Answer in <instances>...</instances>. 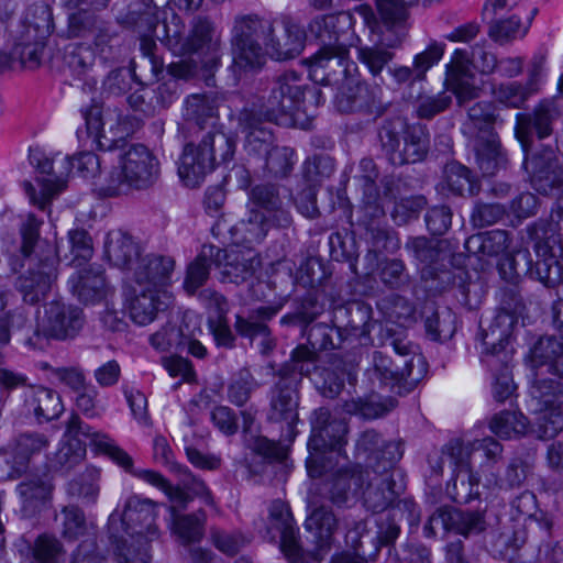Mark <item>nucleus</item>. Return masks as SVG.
<instances>
[{"mask_svg": "<svg viewBox=\"0 0 563 563\" xmlns=\"http://www.w3.org/2000/svg\"><path fill=\"white\" fill-rule=\"evenodd\" d=\"M445 86L455 96L460 106L479 97L481 89L474 85V76L468 66V53L456 49L446 65Z\"/></svg>", "mask_w": 563, "mask_h": 563, "instance_id": "c756f323", "label": "nucleus"}, {"mask_svg": "<svg viewBox=\"0 0 563 563\" xmlns=\"http://www.w3.org/2000/svg\"><path fill=\"white\" fill-rule=\"evenodd\" d=\"M444 174L448 188L453 194L459 196H474L478 194L479 186L466 166L457 162L449 163L445 166Z\"/></svg>", "mask_w": 563, "mask_h": 563, "instance_id": "13d9d810", "label": "nucleus"}, {"mask_svg": "<svg viewBox=\"0 0 563 563\" xmlns=\"http://www.w3.org/2000/svg\"><path fill=\"white\" fill-rule=\"evenodd\" d=\"M172 516V529L184 542H197L203 534L206 515L199 510L189 515L175 514V507H169Z\"/></svg>", "mask_w": 563, "mask_h": 563, "instance_id": "5fc2aeb1", "label": "nucleus"}, {"mask_svg": "<svg viewBox=\"0 0 563 563\" xmlns=\"http://www.w3.org/2000/svg\"><path fill=\"white\" fill-rule=\"evenodd\" d=\"M161 294L139 286L134 289V296L129 303L130 317L134 323L146 325L155 320L163 305Z\"/></svg>", "mask_w": 563, "mask_h": 563, "instance_id": "de8ad7c7", "label": "nucleus"}, {"mask_svg": "<svg viewBox=\"0 0 563 563\" xmlns=\"http://www.w3.org/2000/svg\"><path fill=\"white\" fill-rule=\"evenodd\" d=\"M29 159L41 174L47 176L37 178V183L42 188L43 199L45 200L40 203V208L44 209L46 201L51 200L66 187V180L62 176H52L53 162L41 151L30 150Z\"/></svg>", "mask_w": 563, "mask_h": 563, "instance_id": "09e8293b", "label": "nucleus"}, {"mask_svg": "<svg viewBox=\"0 0 563 563\" xmlns=\"http://www.w3.org/2000/svg\"><path fill=\"white\" fill-rule=\"evenodd\" d=\"M427 335L439 342L450 340L456 331V314L449 307L427 303L423 308Z\"/></svg>", "mask_w": 563, "mask_h": 563, "instance_id": "37998d69", "label": "nucleus"}, {"mask_svg": "<svg viewBox=\"0 0 563 563\" xmlns=\"http://www.w3.org/2000/svg\"><path fill=\"white\" fill-rule=\"evenodd\" d=\"M41 224L42 221L33 213H29L20 227V252L27 262V269L18 277L15 287L23 300L31 305L46 297L58 276L57 247L40 239Z\"/></svg>", "mask_w": 563, "mask_h": 563, "instance_id": "7ed1b4c3", "label": "nucleus"}, {"mask_svg": "<svg viewBox=\"0 0 563 563\" xmlns=\"http://www.w3.org/2000/svg\"><path fill=\"white\" fill-rule=\"evenodd\" d=\"M418 0H376V9L383 24L391 29H402L409 18L408 8Z\"/></svg>", "mask_w": 563, "mask_h": 563, "instance_id": "680f3d73", "label": "nucleus"}, {"mask_svg": "<svg viewBox=\"0 0 563 563\" xmlns=\"http://www.w3.org/2000/svg\"><path fill=\"white\" fill-rule=\"evenodd\" d=\"M382 150L393 165L421 162L429 151V133L426 126L408 124L396 117L386 120L378 132Z\"/></svg>", "mask_w": 563, "mask_h": 563, "instance_id": "6e6552de", "label": "nucleus"}, {"mask_svg": "<svg viewBox=\"0 0 563 563\" xmlns=\"http://www.w3.org/2000/svg\"><path fill=\"white\" fill-rule=\"evenodd\" d=\"M310 423L309 456L306 466L309 476L318 478L332 468L333 457L341 455L346 444L347 424L342 419L332 418L325 407L312 412Z\"/></svg>", "mask_w": 563, "mask_h": 563, "instance_id": "423d86ee", "label": "nucleus"}, {"mask_svg": "<svg viewBox=\"0 0 563 563\" xmlns=\"http://www.w3.org/2000/svg\"><path fill=\"white\" fill-rule=\"evenodd\" d=\"M306 91L319 96L316 88H307L301 74L294 70L285 71L273 82L265 102L260 107L266 121H276L279 115L290 114L303 102Z\"/></svg>", "mask_w": 563, "mask_h": 563, "instance_id": "f3484780", "label": "nucleus"}, {"mask_svg": "<svg viewBox=\"0 0 563 563\" xmlns=\"http://www.w3.org/2000/svg\"><path fill=\"white\" fill-rule=\"evenodd\" d=\"M158 175L159 163L154 154L142 144H133L121 156L120 167L110 173L102 190L113 197L126 194L131 188L146 189Z\"/></svg>", "mask_w": 563, "mask_h": 563, "instance_id": "9b49d317", "label": "nucleus"}, {"mask_svg": "<svg viewBox=\"0 0 563 563\" xmlns=\"http://www.w3.org/2000/svg\"><path fill=\"white\" fill-rule=\"evenodd\" d=\"M328 473H331V477L323 483L322 490L334 504L340 505L357 496L365 484V468L361 465H345L334 470L332 462Z\"/></svg>", "mask_w": 563, "mask_h": 563, "instance_id": "cd10ccee", "label": "nucleus"}, {"mask_svg": "<svg viewBox=\"0 0 563 563\" xmlns=\"http://www.w3.org/2000/svg\"><path fill=\"white\" fill-rule=\"evenodd\" d=\"M531 407L539 413L538 423L544 437L563 431V379L536 378L530 387Z\"/></svg>", "mask_w": 563, "mask_h": 563, "instance_id": "2eb2a0df", "label": "nucleus"}, {"mask_svg": "<svg viewBox=\"0 0 563 563\" xmlns=\"http://www.w3.org/2000/svg\"><path fill=\"white\" fill-rule=\"evenodd\" d=\"M200 144L211 155V163L214 167L217 164L231 162L236 148L235 137L221 131L208 132L201 139Z\"/></svg>", "mask_w": 563, "mask_h": 563, "instance_id": "864d4df0", "label": "nucleus"}, {"mask_svg": "<svg viewBox=\"0 0 563 563\" xmlns=\"http://www.w3.org/2000/svg\"><path fill=\"white\" fill-rule=\"evenodd\" d=\"M479 477L472 468L459 470L453 478L449 492L457 504H468L479 497Z\"/></svg>", "mask_w": 563, "mask_h": 563, "instance_id": "69168bd1", "label": "nucleus"}, {"mask_svg": "<svg viewBox=\"0 0 563 563\" xmlns=\"http://www.w3.org/2000/svg\"><path fill=\"white\" fill-rule=\"evenodd\" d=\"M468 121L464 124L468 133L485 135V130L495 132L494 125L498 121L495 108L490 102H476L467 111Z\"/></svg>", "mask_w": 563, "mask_h": 563, "instance_id": "0e129e2a", "label": "nucleus"}, {"mask_svg": "<svg viewBox=\"0 0 563 563\" xmlns=\"http://www.w3.org/2000/svg\"><path fill=\"white\" fill-rule=\"evenodd\" d=\"M156 518L157 504L135 495L126 499L122 512L110 515L108 532L118 563H150L151 543L161 536Z\"/></svg>", "mask_w": 563, "mask_h": 563, "instance_id": "f03ea898", "label": "nucleus"}, {"mask_svg": "<svg viewBox=\"0 0 563 563\" xmlns=\"http://www.w3.org/2000/svg\"><path fill=\"white\" fill-rule=\"evenodd\" d=\"M282 27V31L277 32L276 21H273V32L264 46V57L269 55L274 59L286 60L297 57L302 52L306 42L305 30L288 16L283 18Z\"/></svg>", "mask_w": 563, "mask_h": 563, "instance_id": "393cba45", "label": "nucleus"}, {"mask_svg": "<svg viewBox=\"0 0 563 563\" xmlns=\"http://www.w3.org/2000/svg\"><path fill=\"white\" fill-rule=\"evenodd\" d=\"M99 473L88 470L67 484V494L81 500L84 505H93L99 496Z\"/></svg>", "mask_w": 563, "mask_h": 563, "instance_id": "052dcab7", "label": "nucleus"}, {"mask_svg": "<svg viewBox=\"0 0 563 563\" xmlns=\"http://www.w3.org/2000/svg\"><path fill=\"white\" fill-rule=\"evenodd\" d=\"M52 30V14L45 5H33L27 9L15 35L18 44L45 45Z\"/></svg>", "mask_w": 563, "mask_h": 563, "instance_id": "e433bc0d", "label": "nucleus"}, {"mask_svg": "<svg viewBox=\"0 0 563 563\" xmlns=\"http://www.w3.org/2000/svg\"><path fill=\"white\" fill-rule=\"evenodd\" d=\"M65 438L53 459V467L69 471L79 464L86 455V445L90 444L97 452L111 457L125 471H131L132 457L119 448L107 433L93 430L77 415H71L66 423Z\"/></svg>", "mask_w": 563, "mask_h": 563, "instance_id": "39448f33", "label": "nucleus"}, {"mask_svg": "<svg viewBox=\"0 0 563 563\" xmlns=\"http://www.w3.org/2000/svg\"><path fill=\"white\" fill-rule=\"evenodd\" d=\"M222 99L216 95H191L185 101L184 118L200 129L213 124Z\"/></svg>", "mask_w": 563, "mask_h": 563, "instance_id": "a18cd8bd", "label": "nucleus"}, {"mask_svg": "<svg viewBox=\"0 0 563 563\" xmlns=\"http://www.w3.org/2000/svg\"><path fill=\"white\" fill-rule=\"evenodd\" d=\"M162 42L174 55L195 54L205 58L209 69H216L221 59V33L208 16H195L189 30L183 19L172 13L163 21Z\"/></svg>", "mask_w": 563, "mask_h": 563, "instance_id": "20e7f679", "label": "nucleus"}, {"mask_svg": "<svg viewBox=\"0 0 563 563\" xmlns=\"http://www.w3.org/2000/svg\"><path fill=\"white\" fill-rule=\"evenodd\" d=\"M334 16L316 20L311 31L317 32L320 48L310 57L311 76L323 85L345 82L350 78L351 67L355 65L349 58V48L342 40L343 35L335 31Z\"/></svg>", "mask_w": 563, "mask_h": 563, "instance_id": "0eeeda50", "label": "nucleus"}, {"mask_svg": "<svg viewBox=\"0 0 563 563\" xmlns=\"http://www.w3.org/2000/svg\"><path fill=\"white\" fill-rule=\"evenodd\" d=\"M294 306V311L280 319L283 325H301L307 329L323 312V305L312 294L296 299Z\"/></svg>", "mask_w": 563, "mask_h": 563, "instance_id": "6e6d98bb", "label": "nucleus"}, {"mask_svg": "<svg viewBox=\"0 0 563 563\" xmlns=\"http://www.w3.org/2000/svg\"><path fill=\"white\" fill-rule=\"evenodd\" d=\"M48 444V438L38 432H25L16 437L5 455V461L11 467L9 476L24 474L29 470L32 456L41 453Z\"/></svg>", "mask_w": 563, "mask_h": 563, "instance_id": "2f4dec72", "label": "nucleus"}, {"mask_svg": "<svg viewBox=\"0 0 563 563\" xmlns=\"http://www.w3.org/2000/svg\"><path fill=\"white\" fill-rule=\"evenodd\" d=\"M404 36L405 33L401 32L395 40H383L380 43L357 47L358 60L374 78L379 77L383 69L393 60L395 53L390 49L398 46Z\"/></svg>", "mask_w": 563, "mask_h": 563, "instance_id": "79ce46f5", "label": "nucleus"}, {"mask_svg": "<svg viewBox=\"0 0 563 563\" xmlns=\"http://www.w3.org/2000/svg\"><path fill=\"white\" fill-rule=\"evenodd\" d=\"M388 456L385 457L382 466L373 470L365 468V484L360 494L364 506L373 512L386 510L396 499L398 493L395 489V482L390 470L401 457L402 452L398 443H391L386 446Z\"/></svg>", "mask_w": 563, "mask_h": 563, "instance_id": "dca6fc26", "label": "nucleus"}, {"mask_svg": "<svg viewBox=\"0 0 563 563\" xmlns=\"http://www.w3.org/2000/svg\"><path fill=\"white\" fill-rule=\"evenodd\" d=\"M534 366L548 364L560 378H563V339L542 336L531 350Z\"/></svg>", "mask_w": 563, "mask_h": 563, "instance_id": "8fccbe9b", "label": "nucleus"}, {"mask_svg": "<svg viewBox=\"0 0 563 563\" xmlns=\"http://www.w3.org/2000/svg\"><path fill=\"white\" fill-rule=\"evenodd\" d=\"M377 306L386 319L391 322L408 325L415 320L413 303L400 295L386 296L378 301Z\"/></svg>", "mask_w": 563, "mask_h": 563, "instance_id": "bf43d9fd", "label": "nucleus"}, {"mask_svg": "<svg viewBox=\"0 0 563 563\" xmlns=\"http://www.w3.org/2000/svg\"><path fill=\"white\" fill-rule=\"evenodd\" d=\"M526 153L523 167L534 190L542 195L563 191V165L551 146L539 150L530 147Z\"/></svg>", "mask_w": 563, "mask_h": 563, "instance_id": "aec40b11", "label": "nucleus"}, {"mask_svg": "<svg viewBox=\"0 0 563 563\" xmlns=\"http://www.w3.org/2000/svg\"><path fill=\"white\" fill-rule=\"evenodd\" d=\"M175 268L176 261L173 256L153 253L137 261L133 276L139 287L164 292L172 284Z\"/></svg>", "mask_w": 563, "mask_h": 563, "instance_id": "a878e982", "label": "nucleus"}, {"mask_svg": "<svg viewBox=\"0 0 563 563\" xmlns=\"http://www.w3.org/2000/svg\"><path fill=\"white\" fill-rule=\"evenodd\" d=\"M279 311V307L261 306L250 311L247 316L236 314L234 329L242 338L251 341L261 338V353L269 354L276 346L271 329L266 324Z\"/></svg>", "mask_w": 563, "mask_h": 563, "instance_id": "bb28decb", "label": "nucleus"}, {"mask_svg": "<svg viewBox=\"0 0 563 563\" xmlns=\"http://www.w3.org/2000/svg\"><path fill=\"white\" fill-rule=\"evenodd\" d=\"M489 429L500 439H511L525 435L529 430V422L520 412L503 410L493 416Z\"/></svg>", "mask_w": 563, "mask_h": 563, "instance_id": "603ef678", "label": "nucleus"}, {"mask_svg": "<svg viewBox=\"0 0 563 563\" xmlns=\"http://www.w3.org/2000/svg\"><path fill=\"white\" fill-rule=\"evenodd\" d=\"M267 536L272 541L279 537V549L290 563H321L333 544L336 518L321 506L306 519L305 528L313 537L314 549L305 555L299 528L296 526L289 506L280 499L274 500L268 509Z\"/></svg>", "mask_w": 563, "mask_h": 563, "instance_id": "f257e3e1", "label": "nucleus"}, {"mask_svg": "<svg viewBox=\"0 0 563 563\" xmlns=\"http://www.w3.org/2000/svg\"><path fill=\"white\" fill-rule=\"evenodd\" d=\"M558 117L555 103L548 99L540 101L530 113L516 114L515 135L525 152L532 147L533 135L543 140L552 134L553 122Z\"/></svg>", "mask_w": 563, "mask_h": 563, "instance_id": "412c9836", "label": "nucleus"}, {"mask_svg": "<svg viewBox=\"0 0 563 563\" xmlns=\"http://www.w3.org/2000/svg\"><path fill=\"white\" fill-rule=\"evenodd\" d=\"M532 266L530 252L525 249L507 256L499 264V272L504 279L516 283L521 277H530Z\"/></svg>", "mask_w": 563, "mask_h": 563, "instance_id": "774afa93", "label": "nucleus"}, {"mask_svg": "<svg viewBox=\"0 0 563 563\" xmlns=\"http://www.w3.org/2000/svg\"><path fill=\"white\" fill-rule=\"evenodd\" d=\"M509 242L507 231L492 230L470 236L465 242V249L478 256H497L509 247Z\"/></svg>", "mask_w": 563, "mask_h": 563, "instance_id": "3c124183", "label": "nucleus"}, {"mask_svg": "<svg viewBox=\"0 0 563 563\" xmlns=\"http://www.w3.org/2000/svg\"><path fill=\"white\" fill-rule=\"evenodd\" d=\"M23 396L27 412H32L38 421L53 420L64 409L59 395L44 386H29L23 391Z\"/></svg>", "mask_w": 563, "mask_h": 563, "instance_id": "58836bf2", "label": "nucleus"}, {"mask_svg": "<svg viewBox=\"0 0 563 563\" xmlns=\"http://www.w3.org/2000/svg\"><path fill=\"white\" fill-rule=\"evenodd\" d=\"M391 354L375 351L366 376L378 385H394L404 382L413 387L424 376L427 368L421 355H413L407 344L399 340L391 341Z\"/></svg>", "mask_w": 563, "mask_h": 563, "instance_id": "9d476101", "label": "nucleus"}, {"mask_svg": "<svg viewBox=\"0 0 563 563\" xmlns=\"http://www.w3.org/2000/svg\"><path fill=\"white\" fill-rule=\"evenodd\" d=\"M230 117L238 121L249 155L263 157L275 145L274 133L263 122L264 115L261 114V110L243 108L236 115Z\"/></svg>", "mask_w": 563, "mask_h": 563, "instance_id": "b1692460", "label": "nucleus"}, {"mask_svg": "<svg viewBox=\"0 0 563 563\" xmlns=\"http://www.w3.org/2000/svg\"><path fill=\"white\" fill-rule=\"evenodd\" d=\"M485 529V520L478 511H463L457 508H440L423 527L424 536L435 537L439 531H454L465 537L477 534Z\"/></svg>", "mask_w": 563, "mask_h": 563, "instance_id": "4be33fe9", "label": "nucleus"}, {"mask_svg": "<svg viewBox=\"0 0 563 563\" xmlns=\"http://www.w3.org/2000/svg\"><path fill=\"white\" fill-rule=\"evenodd\" d=\"M221 266L223 280L240 284L254 275L260 266V260L251 249L245 252L240 250L224 251Z\"/></svg>", "mask_w": 563, "mask_h": 563, "instance_id": "a19ab883", "label": "nucleus"}, {"mask_svg": "<svg viewBox=\"0 0 563 563\" xmlns=\"http://www.w3.org/2000/svg\"><path fill=\"white\" fill-rule=\"evenodd\" d=\"M85 323L82 310L62 301H52L45 307L42 322L34 330L26 344L33 349H43L44 340L65 341L74 339Z\"/></svg>", "mask_w": 563, "mask_h": 563, "instance_id": "4468645a", "label": "nucleus"}, {"mask_svg": "<svg viewBox=\"0 0 563 563\" xmlns=\"http://www.w3.org/2000/svg\"><path fill=\"white\" fill-rule=\"evenodd\" d=\"M104 253L109 262L121 269H133L140 257L139 245L133 239L120 231L108 233L104 242Z\"/></svg>", "mask_w": 563, "mask_h": 563, "instance_id": "ea45409f", "label": "nucleus"}, {"mask_svg": "<svg viewBox=\"0 0 563 563\" xmlns=\"http://www.w3.org/2000/svg\"><path fill=\"white\" fill-rule=\"evenodd\" d=\"M216 234L227 231L230 240L235 245H245L247 250L253 244L261 243L268 233V224L265 214L256 209H251L247 218L233 225H227L225 220H219L212 228Z\"/></svg>", "mask_w": 563, "mask_h": 563, "instance_id": "c85d7f7f", "label": "nucleus"}, {"mask_svg": "<svg viewBox=\"0 0 563 563\" xmlns=\"http://www.w3.org/2000/svg\"><path fill=\"white\" fill-rule=\"evenodd\" d=\"M93 51L82 44H68L62 52V62L65 68L76 76L85 75L95 64Z\"/></svg>", "mask_w": 563, "mask_h": 563, "instance_id": "e2e57ef3", "label": "nucleus"}, {"mask_svg": "<svg viewBox=\"0 0 563 563\" xmlns=\"http://www.w3.org/2000/svg\"><path fill=\"white\" fill-rule=\"evenodd\" d=\"M393 442H385L380 434L375 430H365L362 432L356 441L355 450L358 456L364 455L368 462L366 468L373 470L378 465L382 466L385 457L388 456L386 446Z\"/></svg>", "mask_w": 563, "mask_h": 563, "instance_id": "4d7b16f0", "label": "nucleus"}, {"mask_svg": "<svg viewBox=\"0 0 563 563\" xmlns=\"http://www.w3.org/2000/svg\"><path fill=\"white\" fill-rule=\"evenodd\" d=\"M54 484L48 473L33 474L25 477L16 492L21 499V511L24 517H33L51 500Z\"/></svg>", "mask_w": 563, "mask_h": 563, "instance_id": "7c9ffc66", "label": "nucleus"}, {"mask_svg": "<svg viewBox=\"0 0 563 563\" xmlns=\"http://www.w3.org/2000/svg\"><path fill=\"white\" fill-rule=\"evenodd\" d=\"M474 151L478 168L484 176H494L507 166V155L498 134L485 130V135H475Z\"/></svg>", "mask_w": 563, "mask_h": 563, "instance_id": "f704fd0d", "label": "nucleus"}, {"mask_svg": "<svg viewBox=\"0 0 563 563\" xmlns=\"http://www.w3.org/2000/svg\"><path fill=\"white\" fill-rule=\"evenodd\" d=\"M362 202L363 224L371 232L374 245L386 250L389 247V244H391L393 249L398 247V243L394 241L391 233L378 225L379 220L385 218V210L380 203L377 190L364 189Z\"/></svg>", "mask_w": 563, "mask_h": 563, "instance_id": "c9c22d12", "label": "nucleus"}, {"mask_svg": "<svg viewBox=\"0 0 563 563\" xmlns=\"http://www.w3.org/2000/svg\"><path fill=\"white\" fill-rule=\"evenodd\" d=\"M273 21L257 13L234 16L231 46L235 67L247 70L264 65V46L273 32Z\"/></svg>", "mask_w": 563, "mask_h": 563, "instance_id": "1a4fd4ad", "label": "nucleus"}, {"mask_svg": "<svg viewBox=\"0 0 563 563\" xmlns=\"http://www.w3.org/2000/svg\"><path fill=\"white\" fill-rule=\"evenodd\" d=\"M525 303L521 296L515 289H505L501 292L500 306L487 329L481 332V341L483 346H487L493 351H499V357L504 362L507 361V351L505 350L512 328L518 321V317L522 314Z\"/></svg>", "mask_w": 563, "mask_h": 563, "instance_id": "6ab92c4d", "label": "nucleus"}, {"mask_svg": "<svg viewBox=\"0 0 563 563\" xmlns=\"http://www.w3.org/2000/svg\"><path fill=\"white\" fill-rule=\"evenodd\" d=\"M490 349L487 346H483V357L482 361L486 364V366L494 373L495 383L493 387L494 398L498 402H504L508 398H510L516 389V386L512 382V377L509 371V361L510 355L507 352V361L504 362L499 357V351H489Z\"/></svg>", "mask_w": 563, "mask_h": 563, "instance_id": "c03bdc74", "label": "nucleus"}, {"mask_svg": "<svg viewBox=\"0 0 563 563\" xmlns=\"http://www.w3.org/2000/svg\"><path fill=\"white\" fill-rule=\"evenodd\" d=\"M71 291L85 303L100 300L106 294V279L100 268H85L71 276Z\"/></svg>", "mask_w": 563, "mask_h": 563, "instance_id": "49530a36", "label": "nucleus"}, {"mask_svg": "<svg viewBox=\"0 0 563 563\" xmlns=\"http://www.w3.org/2000/svg\"><path fill=\"white\" fill-rule=\"evenodd\" d=\"M213 169L211 155L202 148L200 142L187 143L184 146L178 163V175L187 187H198Z\"/></svg>", "mask_w": 563, "mask_h": 563, "instance_id": "473e14b6", "label": "nucleus"}, {"mask_svg": "<svg viewBox=\"0 0 563 563\" xmlns=\"http://www.w3.org/2000/svg\"><path fill=\"white\" fill-rule=\"evenodd\" d=\"M405 511L408 512L407 520L410 526L418 525L419 511L417 510V505L410 500H399L389 510L386 520L378 522L377 536L369 538L374 545L373 551L351 552V550H344L333 554L330 563H367L369 560H375L382 545L389 547L398 538L400 528L396 522V518L398 515L404 516Z\"/></svg>", "mask_w": 563, "mask_h": 563, "instance_id": "a211bd4d", "label": "nucleus"}, {"mask_svg": "<svg viewBox=\"0 0 563 563\" xmlns=\"http://www.w3.org/2000/svg\"><path fill=\"white\" fill-rule=\"evenodd\" d=\"M276 376L277 380L269 390L267 420L279 423L282 431L286 432L284 438L291 442L297 434L296 424L299 420L300 376L290 366H282Z\"/></svg>", "mask_w": 563, "mask_h": 563, "instance_id": "f8f14e48", "label": "nucleus"}, {"mask_svg": "<svg viewBox=\"0 0 563 563\" xmlns=\"http://www.w3.org/2000/svg\"><path fill=\"white\" fill-rule=\"evenodd\" d=\"M224 250L216 245H203L200 253L188 265L184 288L189 295H194L209 278L210 268L221 266Z\"/></svg>", "mask_w": 563, "mask_h": 563, "instance_id": "4c0bfd02", "label": "nucleus"}, {"mask_svg": "<svg viewBox=\"0 0 563 563\" xmlns=\"http://www.w3.org/2000/svg\"><path fill=\"white\" fill-rule=\"evenodd\" d=\"M64 7L78 11L68 15L66 34L69 38L91 35L100 20L91 10L107 8L110 0H62Z\"/></svg>", "mask_w": 563, "mask_h": 563, "instance_id": "72a5a7b5", "label": "nucleus"}, {"mask_svg": "<svg viewBox=\"0 0 563 563\" xmlns=\"http://www.w3.org/2000/svg\"><path fill=\"white\" fill-rule=\"evenodd\" d=\"M377 88L366 82L350 78L341 84L335 96V107L340 112H362L371 115L382 114V103Z\"/></svg>", "mask_w": 563, "mask_h": 563, "instance_id": "5701e85b", "label": "nucleus"}, {"mask_svg": "<svg viewBox=\"0 0 563 563\" xmlns=\"http://www.w3.org/2000/svg\"><path fill=\"white\" fill-rule=\"evenodd\" d=\"M527 232L538 256L530 278L553 288L563 278V265L558 260L562 253L560 234L555 233L553 225L548 224H532L528 227Z\"/></svg>", "mask_w": 563, "mask_h": 563, "instance_id": "ddd939ff", "label": "nucleus"}, {"mask_svg": "<svg viewBox=\"0 0 563 563\" xmlns=\"http://www.w3.org/2000/svg\"><path fill=\"white\" fill-rule=\"evenodd\" d=\"M397 406L396 399L371 397L369 399L351 400L345 404L349 413L360 415L366 419H375L385 416Z\"/></svg>", "mask_w": 563, "mask_h": 563, "instance_id": "338daca9", "label": "nucleus"}]
</instances>
